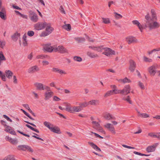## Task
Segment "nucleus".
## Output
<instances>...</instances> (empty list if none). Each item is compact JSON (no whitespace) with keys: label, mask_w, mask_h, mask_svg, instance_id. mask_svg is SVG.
<instances>
[{"label":"nucleus","mask_w":160,"mask_h":160,"mask_svg":"<svg viewBox=\"0 0 160 160\" xmlns=\"http://www.w3.org/2000/svg\"><path fill=\"white\" fill-rule=\"evenodd\" d=\"M104 118L107 120H110L114 119L112 115L108 113H106L104 115Z\"/></svg>","instance_id":"obj_25"},{"label":"nucleus","mask_w":160,"mask_h":160,"mask_svg":"<svg viewBox=\"0 0 160 160\" xmlns=\"http://www.w3.org/2000/svg\"><path fill=\"white\" fill-rule=\"evenodd\" d=\"M27 36L26 34H25L23 36L22 38V45L24 46L27 45Z\"/></svg>","instance_id":"obj_33"},{"label":"nucleus","mask_w":160,"mask_h":160,"mask_svg":"<svg viewBox=\"0 0 160 160\" xmlns=\"http://www.w3.org/2000/svg\"><path fill=\"white\" fill-rule=\"evenodd\" d=\"M138 85L140 87V88L142 90L145 89V87L143 83L139 81L138 82Z\"/></svg>","instance_id":"obj_46"},{"label":"nucleus","mask_w":160,"mask_h":160,"mask_svg":"<svg viewBox=\"0 0 160 160\" xmlns=\"http://www.w3.org/2000/svg\"><path fill=\"white\" fill-rule=\"evenodd\" d=\"M38 20V17L36 14L34 13L31 14V20L33 22H36Z\"/></svg>","instance_id":"obj_22"},{"label":"nucleus","mask_w":160,"mask_h":160,"mask_svg":"<svg viewBox=\"0 0 160 160\" xmlns=\"http://www.w3.org/2000/svg\"><path fill=\"white\" fill-rule=\"evenodd\" d=\"M113 95L112 90H110L108 91L104 95V97H107L111 95Z\"/></svg>","instance_id":"obj_41"},{"label":"nucleus","mask_w":160,"mask_h":160,"mask_svg":"<svg viewBox=\"0 0 160 160\" xmlns=\"http://www.w3.org/2000/svg\"><path fill=\"white\" fill-rule=\"evenodd\" d=\"M44 126L48 128L50 130L52 128L53 125L49 122L45 121L43 123Z\"/></svg>","instance_id":"obj_28"},{"label":"nucleus","mask_w":160,"mask_h":160,"mask_svg":"<svg viewBox=\"0 0 160 160\" xmlns=\"http://www.w3.org/2000/svg\"><path fill=\"white\" fill-rule=\"evenodd\" d=\"M160 51V48H154L153 50L148 52V53L149 55H150L153 52H158Z\"/></svg>","instance_id":"obj_38"},{"label":"nucleus","mask_w":160,"mask_h":160,"mask_svg":"<svg viewBox=\"0 0 160 160\" xmlns=\"http://www.w3.org/2000/svg\"><path fill=\"white\" fill-rule=\"evenodd\" d=\"M32 95H33V96L35 98H38V95L37 94V93H35V92H32Z\"/></svg>","instance_id":"obj_64"},{"label":"nucleus","mask_w":160,"mask_h":160,"mask_svg":"<svg viewBox=\"0 0 160 160\" xmlns=\"http://www.w3.org/2000/svg\"><path fill=\"white\" fill-rule=\"evenodd\" d=\"M145 18L146 19V22H150L151 20V18H150L148 15H147L145 16Z\"/></svg>","instance_id":"obj_58"},{"label":"nucleus","mask_w":160,"mask_h":160,"mask_svg":"<svg viewBox=\"0 0 160 160\" xmlns=\"http://www.w3.org/2000/svg\"><path fill=\"white\" fill-rule=\"evenodd\" d=\"M17 148L18 150H22L25 151L26 150H29L30 148V147L29 146L27 145H18Z\"/></svg>","instance_id":"obj_18"},{"label":"nucleus","mask_w":160,"mask_h":160,"mask_svg":"<svg viewBox=\"0 0 160 160\" xmlns=\"http://www.w3.org/2000/svg\"><path fill=\"white\" fill-rule=\"evenodd\" d=\"M132 22L133 24L135 25L138 27L141 32H142L143 29V28L138 21L136 20H133L132 21Z\"/></svg>","instance_id":"obj_20"},{"label":"nucleus","mask_w":160,"mask_h":160,"mask_svg":"<svg viewBox=\"0 0 160 160\" xmlns=\"http://www.w3.org/2000/svg\"><path fill=\"white\" fill-rule=\"evenodd\" d=\"M104 126L106 128L108 129L112 133L114 134L116 133L114 128L113 126V125L111 123H107L104 125Z\"/></svg>","instance_id":"obj_15"},{"label":"nucleus","mask_w":160,"mask_h":160,"mask_svg":"<svg viewBox=\"0 0 160 160\" xmlns=\"http://www.w3.org/2000/svg\"><path fill=\"white\" fill-rule=\"evenodd\" d=\"M2 160H16L14 156L9 155L5 157Z\"/></svg>","instance_id":"obj_32"},{"label":"nucleus","mask_w":160,"mask_h":160,"mask_svg":"<svg viewBox=\"0 0 160 160\" xmlns=\"http://www.w3.org/2000/svg\"><path fill=\"white\" fill-rule=\"evenodd\" d=\"M92 123L93 125V127L96 129L97 128H98V127L100 126V124L98 122L95 121H92Z\"/></svg>","instance_id":"obj_39"},{"label":"nucleus","mask_w":160,"mask_h":160,"mask_svg":"<svg viewBox=\"0 0 160 160\" xmlns=\"http://www.w3.org/2000/svg\"><path fill=\"white\" fill-rule=\"evenodd\" d=\"M89 145H90L93 149L98 152L101 151V150L99 148L96 144H94L93 143L90 142H88Z\"/></svg>","instance_id":"obj_27"},{"label":"nucleus","mask_w":160,"mask_h":160,"mask_svg":"<svg viewBox=\"0 0 160 160\" xmlns=\"http://www.w3.org/2000/svg\"><path fill=\"white\" fill-rule=\"evenodd\" d=\"M59 9L62 13L64 14L65 13V11L62 6H60Z\"/></svg>","instance_id":"obj_62"},{"label":"nucleus","mask_w":160,"mask_h":160,"mask_svg":"<svg viewBox=\"0 0 160 160\" xmlns=\"http://www.w3.org/2000/svg\"><path fill=\"white\" fill-rule=\"evenodd\" d=\"M5 139L11 143L13 144H16L18 142V140L17 138H12L8 136H6L5 138Z\"/></svg>","instance_id":"obj_16"},{"label":"nucleus","mask_w":160,"mask_h":160,"mask_svg":"<svg viewBox=\"0 0 160 160\" xmlns=\"http://www.w3.org/2000/svg\"><path fill=\"white\" fill-rule=\"evenodd\" d=\"M6 76L8 78H11L12 76L13 72L10 70H6L5 72Z\"/></svg>","instance_id":"obj_29"},{"label":"nucleus","mask_w":160,"mask_h":160,"mask_svg":"<svg viewBox=\"0 0 160 160\" xmlns=\"http://www.w3.org/2000/svg\"><path fill=\"white\" fill-rule=\"evenodd\" d=\"M0 17L3 20H6L7 18L6 13L0 12Z\"/></svg>","instance_id":"obj_44"},{"label":"nucleus","mask_w":160,"mask_h":160,"mask_svg":"<svg viewBox=\"0 0 160 160\" xmlns=\"http://www.w3.org/2000/svg\"><path fill=\"white\" fill-rule=\"evenodd\" d=\"M55 52H58L63 54L67 53L68 50L66 48L62 45L58 46L56 45Z\"/></svg>","instance_id":"obj_7"},{"label":"nucleus","mask_w":160,"mask_h":160,"mask_svg":"<svg viewBox=\"0 0 160 160\" xmlns=\"http://www.w3.org/2000/svg\"><path fill=\"white\" fill-rule=\"evenodd\" d=\"M52 71L57 73L62 76L67 74V72L65 70L59 68L53 67L52 69Z\"/></svg>","instance_id":"obj_8"},{"label":"nucleus","mask_w":160,"mask_h":160,"mask_svg":"<svg viewBox=\"0 0 160 160\" xmlns=\"http://www.w3.org/2000/svg\"><path fill=\"white\" fill-rule=\"evenodd\" d=\"M4 131L6 132H8L12 135H16V133L15 132L12 127L7 125H4Z\"/></svg>","instance_id":"obj_10"},{"label":"nucleus","mask_w":160,"mask_h":160,"mask_svg":"<svg viewBox=\"0 0 160 160\" xmlns=\"http://www.w3.org/2000/svg\"><path fill=\"white\" fill-rule=\"evenodd\" d=\"M34 85L35 87L38 90H42L45 89L43 84L42 83L36 82L35 83Z\"/></svg>","instance_id":"obj_19"},{"label":"nucleus","mask_w":160,"mask_h":160,"mask_svg":"<svg viewBox=\"0 0 160 160\" xmlns=\"http://www.w3.org/2000/svg\"><path fill=\"white\" fill-rule=\"evenodd\" d=\"M51 131L58 134H60L61 133L60 129L58 127L54 126V125L51 130Z\"/></svg>","instance_id":"obj_21"},{"label":"nucleus","mask_w":160,"mask_h":160,"mask_svg":"<svg viewBox=\"0 0 160 160\" xmlns=\"http://www.w3.org/2000/svg\"><path fill=\"white\" fill-rule=\"evenodd\" d=\"M3 117L4 118L6 119L7 121H9L10 122H12V120L10 118H9L8 116H6V115H3Z\"/></svg>","instance_id":"obj_59"},{"label":"nucleus","mask_w":160,"mask_h":160,"mask_svg":"<svg viewBox=\"0 0 160 160\" xmlns=\"http://www.w3.org/2000/svg\"><path fill=\"white\" fill-rule=\"evenodd\" d=\"M138 112V116L140 117L146 118L149 117V115L146 113H141L139 112Z\"/></svg>","instance_id":"obj_30"},{"label":"nucleus","mask_w":160,"mask_h":160,"mask_svg":"<svg viewBox=\"0 0 160 160\" xmlns=\"http://www.w3.org/2000/svg\"><path fill=\"white\" fill-rule=\"evenodd\" d=\"M79 105L81 108L82 110L83 109V108L87 107L88 105V102H83L80 103L79 104Z\"/></svg>","instance_id":"obj_35"},{"label":"nucleus","mask_w":160,"mask_h":160,"mask_svg":"<svg viewBox=\"0 0 160 160\" xmlns=\"http://www.w3.org/2000/svg\"><path fill=\"white\" fill-rule=\"evenodd\" d=\"M88 105H96L98 103V101L97 100H92L88 102Z\"/></svg>","instance_id":"obj_34"},{"label":"nucleus","mask_w":160,"mask_h":160,"mask_svg":"<svg viewBox=\"0 0 160 160\" xmlns=\"http://www.w3.org/2000/svg\"><path fill=\"white\" fill-rule=\"evenodd\" d=\"M143 61L146 62H152V59L147 57L146 56H144L143 57Z\"/></svg>","instance_id":"obj_45"},{"label":"nucleus","mask_w":160,"mask_h":160,"mask_svg":"<svg viewBox=\"0 0 160 160\" xmlns=\"http://www.w3.org/2000/svg\"><path fill=\"white\" fill-rule=\"evenodd\" d=\"M151 13L152 14L151 16V20L152 21H155L157 20V16L156 15V14L155 11L152 9L151 10Z\"/></svg>","instance_id":"obj_26"},{"label":"nucleus","mask_w":160,"mask_h":160,"mask_svg":"<svg viewBox=\"0 0 160 160\" xmlns=\"http://www.w3.org/2000/svg\"><path fill=\"white\" fill-rule=\"evenodd\" d=\"M20 34L17 32H15L12 36V39L14 41H16L20 37Z\"/></svg>","instance_id":"obj_24"},{"label":"nucleus","mask_w":160,"mask_h":160,"mask_svg":"<svg viewBox=\"0 0 160 160\" xmlns=\"http://www.w3.org/2000/svg\"><path fill=\"white\" fill-rule=\"evenodd\" d=\"M122 146L124 148H129V149H134L135 148L134 147L129 146H127V145H124V144L122 145Z\"/></svg>","instance_id":"obj_60"},{"label":"nucleus","mask_w":160,"mask_h":160,"mask_svg":"<svg viewBox=\"0 0 160 160\" xmlns=\"http://www.w3.org/2000/svg\"><path fill=\"white\" fill-rule=\"evenodd\" d=\"M74 39L78 42H81L84 41L85 39L82 37H76L74 38Z\"/></svg>","instance_id":"obj_40"},{"label":"nucleus","mask_w":160,"mask_h":160,"mask_svg":"<svg viewBox=\"0 0 160 160\" xmlns=\"http://www.w3.org/2000/svg\"><path fill=\"white\" fill-rule=\"evenodd\" d=\"M56 45H52L50 43H47L43 45V49L48 52H55Z\"/></svg>","instance_id":"obj_4"},{"label":"nucleus","mask_w":160,"mask_h":160,"mask_svg":"<svg viewBox=\"0 0 160 160\" xmlns=\"http://www.w3.org/2000/svg\"><path fill=\"white\" fill-rule=\"evenodd\" d=\"M118 81L120 83H125L127 82H131V81L127 78H125L123 79H119L118 80Z\"/></svg>","instance_id":"obj_31"},{"label":"nucleus","mask_w":160,"mask_h":160,"mask_svg":"<svg viewBox=\"0 0 160 160\" xmlns=\"http://www.w3.org/2000/svg\"><path fill=\"white\" fill-rule=\"evenodd\" d=\"M148 71L151 75L154 76L157 72L156 66L154 65L151 66L148 68Z\"/></svg>","instance_id":"obj_13"},{"label":"nucleus","mask_w":160,"mask_h":160,"mask_svg":"<svg viewBox=\"0 0 160 160\" xmlns=\"http://www.w3.org/2000/svg\"><path fill=\"white\" fill-rule=\"evenodd\" d=\"M102 54L107 56L110 57L112 55H115V52L111 48L107 47H104Z\"/></svg>","instance_id":"obj_6"},{"label":"nucleus","mask_w":160,"mask_h":160,"mask_svg":"<svg viewBox=\"0 0 160 160\" xmlns=\"http://www.w3.org/2000/svg\"><path fill=\"white\" fill-rule=\"evenodd\" d=\"M39 70V68L36 66H35L33 67H32L31 68V72H35L38 71Z\"/></svg>","instance_id":"obj_37"},{"label":"nucleus","mask_w":160,"mask_h":160,"mask_svg":"<svg viewBox=\"0 0 160 160\" xmlns=\"http://www.w3.org/2000/svg\"><path fill=\"white\" fill-rule=\"evenodd\" d=\"M130 66L129 69L131 72H133L134 71L136 68V64L133 60H130L129 61Z\"/></svg>","instance_id":"obj_17"},{"label":"nucleus","mask_w":160,"mask_h":160,"mask_svg":"<svg viewBox=\"0 0 160 160\" xmlns=\"http://www.w3.org/2000/svg\"><path fill=\"white\" fill-rule=\"evenodd\" d=\"M6 59L4 57V55L3 54V53L2 52H0V60L1 61H5L6 60Z\"/></svg>","instance_id":"obj_48"},{"label":"nucleus","mask_w":160,"mask_h":160,"mask_svg":"<svg viewBox=\"0 0 160 160\" xmlns=\"http://www.w3.org/2000/svg\"><path fill=\"white\" fill-rule=\"evenodd\" d=\"M102 22L106 24H108L110 23V22L109 18H102Z\"/></svg>","instance_id":"obj_52"},{"label":"nucleus","mask_w":160,"mask_h":160,"mask_svg":"<svg viewBox=\"0 0 160 160\" xmlns=\"http://www.w3.org/2000/svg\"><path fill=\"white\" fill-rule=\"evenodd\" d=\"M126 41L128 44L136 43L138 42L137 39L134 37L129 36L126 38Z\"/></svg>","instance_id":"obj_11"},{"label":"nucleus","mask_w":160,"mask_h":160,"mask_svg":"<svg viewBox=\"0 0 160 160\" xmlns=\"http://www.w3.org/2000/svg\"><path fill=\"white\" fill-rule=\"evenodd\" d=\"M46 22H38L35 24L34 25V27L35 29L40 30L44 28L46 24Z\"/></svg>","instance_id":"obj_9"},{"label":"nucleus","mask_w":160,"mask_h":160,"mask_svg":"<svg viewBox=\"0 0 160 160\" xmlns=\"http://www.w3.org/2000/svg\"><path fill=\"white\" fill-rule=\"evenodd\" d=\"M112 4L116 5V3L113 1H111L108 2V7H110Z\"/></svg>","instance_id":"obj_61"},{"label":"nucleus","mask_w":160,"mask_h":160,"mask_svg":"<svg viewBox=\"0 0 160 160\" xmlns=\"http://www.w3.org/2000/svg\"><path fill=\"white\" fill-rule=\"evenodd\" d=\"M99 132L103 133L104 132V131L103 129L100 126L98 127V128H97L96 129Z\"/></svg>","instance_id":"obj_56"},{"label":"nucleus","mask_w":160,"mask_h":160,"mask_svg":"<svg viewBox=\"0 0 160 160\" xmlns=\"http://www.w3.org/2000/svg\"><path fill=\"white\" fill-rule=\"evenodd\" d=\"M46 89L47 90L44 94V99L47 100L50 98L53 95V92L50 89V88L48 86L46 87Z\"/></svg>","instance_id":"obj_5"},{"label":"nucleus","mask_w":160,"mask_h":160,"mask_svg":"<svg viewBox=\"0 0 160 160\" xmlns=\"http://www.w3.org/2000/svg\"><path fill=\"white\" fill-rule=\"evenodd\" d=\"M33 134L34 135H32V137L35 138L37 139H38L41 140L42 141H43V139H42V138H40L39 137H38L37 136H38V134H36V133H33Z\"/></svg>","instance_id":"obj_54"},{"label":"nucleus","mask_w":160,"mask_h":160,"mask_svg":"<svg viewBox=\"0 0 160 160\" xmlns=\"http://www.w3.org/2000/svg\"><path fill=\"white\" fill-rule=\"evenodd\" d=\"M63 28L67 31H69L71 29V26L69 24H65L63 26Z\"/></svg>","instance_id":"obj_47"},{"label":"nucleus","mask_w":160,"mask_h":160,"mask_svg":"<svg viewBox=\"0 0 160 160\" xmlns=\"http://www.w3.org/2000/svg\"><path fill=\"white\" fill-rule=\"evenodd\" d=\"M148 136H150L151 137H153V138H155V134L154 133L151 132V133H148Z\"/></svg>","instance_id":"obj_63"},{"label":"nucleus","mask_w":160,"mask_h":160,"mask_svg":"<svg viewBox=\"0 0 160 160\" xmlns=\"http://www.w3.org/2000/svg\"><path fill=\"white\" fill-rule=\"evenodd\" d=\"M48 57V56L47 55L41 54L38 55L36 57V58L37 59H44V58H47Z\"/></svg>","instance_id":"obj_42"},{"label":"nucleus","mask_w":160,"mask_h":160,"mask_svg":"<svg viewBox=\"0 0 160 160\" xmlns=\"http://www.w3.org/2000/svg\"><path fill=\"white\" fill-rule=\"evenodd\" d=\"M0 77L1 78L2 80L3 81H5L6 79V78L5 75L3 73L0 71Z\"/></svg>","instance_id":"obj_51"},{"label":"nucleus","mask_w":160,"mask_h":160,"mask_svg":"<svg viewBox=\"0 0 160 160\" xmlns=\"http://www.w3.org/2000/svg\"><path fill=\"white\" fill-rule=\"evenodd\" d=\"M6 44V42L4 40L0 41V48H3Z\"/></svg>","instance_id":"obj_49"},{"label":"nucleus","mask_w":160,"mask_h":160,"mask_svg":"<svg viewBox=\"0 0 160 160\" xmlns=\"http://www.w3.org/2000/svg\"><path fill=\"white\" fill-rule=\"evenodd\" d=\"M160 26V24L157 22L151 20L149 22H146L145 27L148 28L149 29L152 30L158 28Z\"/></svg>","instance_id":"obj_2"},{"label":"nucleus","mask_w":160,"mask_h":160,"mask_svg":"<svg viewBox=\"0 0 160 160\" xmlns=\"http://www.w3.org/2000/svg\"><path fill=\"white\" fill-rule=\"evenodd\" d=\"M114 14L115 18L117 19L121 18H122V15H121L120 14H118L116 12H115L114 13Z\"/></svg>","instance_id":"obj_53"},{"label":"nucleus","mask_w":160,"mask_h":160,"mask_svg":"<svg viewBox=\"0 0 160 160\" xmlns=\"http://www.w3.org/2000/svg\"><path fill=\"white\" fill-rule=\"evenodd\" d=\"M53 100L55 101H59L61 100L60 99L56 96H54L53 97Z\"/></svg>","instance_id":"obj_57"},{"label":"nucleus","mask_w":160,"mask_h":160,"mask_svg":"<svg viewBox=\"0 0 160 160\" xmlns=\"http://www.w3.org/2000/svg\"><path fill=\"white\" fill-rule=\"evenodd\" d=\"M113 94H116L119 93L121 94V90H118L117 89H113L112 90Z\"/></svg>","instance_id":"obj_43"},{"label":"nucleus","mask_w":160,"mask_h":160,"mask_svg":"<svg viewBox=\"0 0 160 160\" xmlns=\"http://www.w3.org/2000/svg\"><path fill=\"white\" fill-rule=\"evenodd\" d=\"M65 104L66 108H62L61 106H59L58 107L59 109L61 110H65L67 111L72 113L79 112L82 111L81 108L80 106H71L70 104L66 103H65Z\"/></svg>","instance_id":"obj_1"},{"label":"nucleus","mask_w":160,"mask_h":160,"mask_svg":"<svg viewBox=\"0 0 160 160\" xmlns=\"http://www.w3.org/2000/svg\"><path fill=\"white\" fill-rule=\"evenodd\" d=\"M46 24L45 31L42 32L40 35L41 37H45L48 36L54 30L53 28L51 27L50 23L46 22Z\"/></svg>","instance_id":"obj_3"},{"label":"nucleus","mask_w":160,"mask_h":160,"mask_svg":"<svg viewBox=\"0 0 160 160\" xmlns=\"http://www.w3.org/2000/svg\"><path fill=\"white\" fill-rule=\"evenodd\" d=\"M123 99L128 102L130 104L132 103V102L130 100V98L129 96H128L126 98H123Z\"/></svg>","instance_id":"obj_55"},{"label":"nucleus","mask_w":160,"mask_h":160,"mask_svg":"<svg viewBox=\"0 0 160 160\" xmlns=\"http://www.w3.org/2000/svg\"><path fill=\"white\" fill-rule=\"evenodd\" d=\"M87 54L88 56L92 58H97L98 57V56L97 54L92 52L90 51L87 52Z\"/></svg>","instance_id":"obj_23"},{"label":"nucleus","mask_w":160,"mask_h":160,"mask_svg":"<svg viewBox=\"0 0 160 160\" xmlns=\"http://www.w3.org/2000/svg\"><path fill=\"white\" fill-rule=\"evenodd\" d=\"M73 59L74 61L78 62H81L82 60V58L78 56L74 57H73Z\"/></svg>","instance_id":"obj_50"},{"label":"nucleus","mask_w":160,"mask_h":160,"mask_svg":"<svg viewBox=\"0 0 160 160\" xmlns=\"http://www.w3.org/2000/svg\"><path fill=\"white\" fill-rule=\"evenodd\" d=\"M131 90V87L129 85H125L124 88L121 90V94L127 95L130 92Z\"/></svg>","instance_id":"obj_12"},{"label":"nucleus","mask_w":160,"mask_h":160,"mask_svg":"<svg viewBox=\"0 0 160 160\" xmlns=\"http://www.w3.org/2000/svg\"><path fill=\"white\" fill-rule=\"evenodd\" d=\"M158 144L154 143L152 145L148 146L146 148V151L148 152H153L155 151L156 148Z\"/></svg>","instance_id":"obj_14"},{"label":"nucleus","mask_w":160,"mask_h":160,"mask_svg":"<svg viewBox=\"0 0 160 160\" xmlns=\"http://www.w3.org/2000/svg\"><path fill=\"white\" fill-rule=\"evenodd\" d=\"M104 48V47L102 46L96 47L94 51H96L99 52H103V51Z\"/></svg>","instance_id":"obj_36"}]
</instances>
